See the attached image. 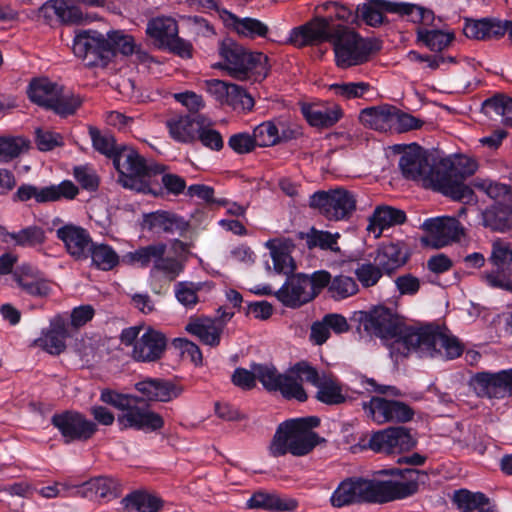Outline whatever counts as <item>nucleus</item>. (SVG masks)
<instances>
[{"label": "nucleus", "mask_w": 512, "mask_h": 512, "mask_svg": "<svg viewBox=\"0 0 512 512\" xmlns=\"http://www.w3.org/2000/svg\"><path fill=\"white\" fill-rule=\"evenodd\" d=\"M356 317L359 331L390 342L392 355L406 357L415 351L420 357L451 360L463 352V346L456 337L431 327L415 329L406 326L392 310L383 306L360 311Z\"/></svg>", "instance_id": "nucleus-1"}, {"label": "nucleus", "mask_w": 512, "mask_h": 512, "mask_svg": "<svg viewBox=\"0 0 512 512\" xmlns=\"http://www.w3.org/2000/svg\"><path fill=\"white\" fill-rule=\"evenodd\" d=\"M288 42L297 48L330 42L336 64L340 68L366 63L371 54L380 48L376 41L361 37L347 26L334 24L332 16L315 17L304 25L293 28Z\"/></svg>", "instance_id": "nucleus-2"}, {"label": "nucleus", "mask_w": 512, "mask_h": 512, "mask_svg": "<svg viewBox=\"0 0 512 512\" xmlns=\"http://www.w3.org/2000/svg\"><path fill=\"white\" fill-rule=\"evenodd\" d=\"M379 473L400 476L402 481L347 478L332 493L331 505L341 508L354 503H387L404 499L416 494L419 484L428 480L426 472L415 468L382 470Z\"/></svg>", "instance_id": "nucleus-3"}, {"label": "nucleus", "mask_w": 512, "mask_h": 512, "mask_svg": "<svg viewBox=\"0 0 512 512\" xmlns=\"http://www.w3.org/2000/svg\"><path fill=\"white\" fill-rule=\"evenodd\" d=\"M320 419L316 416L290 419L281 423L273 436L269 452L273 457L291 453L293 456H304L316 445L324 441L312 429L318 427Z\"/></svg>", "instance_id": "nucleus-4"}, {"label": "nucleus", "mask_w": 512, "mask_h": 512, "mask_svg": "<svg viewBox=\"0 0 512 512\" xmlns=\"http://www.w3.org/2000/svg\"><path fill=\"white\" fill-rule=\"evenodd\" d=\"M228 74L240 81L261 82L268 75V57L261 52H250L231 38H225L219 46Z\"/></svg>", "instance_id": "nucleus-5"}, {"label": "nucleus", "mask_w": 512, "mask_h": 512, "mask_svg": "<svg viewBox=\"0 0 512 512\" xmlns=\"http://www.w3.org/2000/svg\"><path fill=\"white\" fill-rule=\"evenodd\" d=\"M233 384L243 390H250L256 386V380L263 385L267 391H278L283 397H298L303 395L302 389L292 381L285 373H279L274 365L253 364L251 371L244 368H237L231 378Z\"/></svg>", "instance_id": "nucleus-6"}, {"label": "nucleus", "mask_w": 512, "mask_h": 512, "mask_svg": "<svg viewBox=\"0 0 512 512\" xmlns=\"http://www.w3.org/2000/svg\"><path fill=\"white\" fill-rule=\"evenodd\" d=\"M288 375L297 386L302 389L304 396L284 397L285 399H295L299 402H305L308 398L307 393L302 385V381L317 387V400L328 405L341 404L346 400L343 394L342 386L333 375H320L317 369L311 366L307 361H299L288 369Z\"/></svg>", "instance_id": "nucleus-7"}, {"label": "nucleus", "mask_w": 512, "mask_h": 512, "mask_svg": "<svg viewBox=\"0 0 512 512\" xmlns=\"http://www.w3.org/2000/svg\"><path fill=\"white\" fill-rule=\"evenodd\" d=\"M478 169L477 162L467 156H459L453 161H439V192L453 200L469 202L473 199V190L464 184L466 178Z\"/></svg>", "instance_id": "nucleus-8"}, {"label": "nucleus", "mask_w": 512, "mask_h": 512, "mask_svg": "<svg viewBox=\"0 0 512 512\" xmlns=\"http://www.w3.org/2000/svg\"><path fill=\"white\" fill-rule=\"evenodd\" d=\"M119 173L118 182L125 188L143 191L145 178L162 174L166 167L154 162L147 163L133 148L122 146L113 159Z\"/></svg>", "instance_id": "nucleus-9"}, {"label": "nucleus", "mask_w": 512, "mask_h": 512, "mask_svg": "<svg viewBox=\"0 0 512 512\" xmlns=\"http://www.w3.org/2000/svg\"><path fill=\"white\" fill-rule=\"evenodd\" d=\"M399 168L407 180L421 182L426 188L439 191V161L417 144L406 148L399 159Z\"/></svg>", "instance_id": "nucleus-10"}, {"label": "nucleus", "mask_w": 512, "mask_h": 512, "mask_svg": "<svg viewBox=\"0 0 512 512\" xmlns=\"http://www.w3.org/2000/svg\"><path fill=\"white\" fill-rule=\"evenodd\" d=\"M167 245L163 242L153 243L128 252L123 256V262L140 268L152 265V270L161 273L169 281H174L185 268L184 261L165 257Z\"/></svg>", "instance_id": "nucleus-11"}, {"label": "nucleus", "mask_w": 512, "mask_h": 512, "mask_svg": "<svg viewBox=\"0 0 512 512\" xmlns=\"http://www.w3.org/2000/svg\"><path fill=\"white\" fill-rule=\"evenodd\" d=\"M356 203V195L344 188L315 192L309 202L310 207L333 221L349 219L356 210Z\"/></svg>", "instance_id": "nucleus-12"}, {"label": "nucleus", "mask_w": 512, "mask_h": 512, "mask_svg": "<svg viewBox=\"0 0 512 512\" xmlns=\"http://www.w3.org/2000/svg\"><path fill=\"white\" fill-rule=\"evenodd\" d=\"M79 194V188L70 180L59 184L38 187L32 184L20 185L12 196L14 203H23L34 199L37 204H46L62 200H73Z\"/></svg>", "instance_id": "nucleus-13"}, {"label": "nucleus", "mask_w": 512, "mask_h": 512, "mask_svg": "<svg viewBox=\"0 0 512 512\" xmlns=\"http://www.w3.org/2000/svg\"><path fill=\"white\" fill-rule=\"evenodd\" d=\"M488 260L494 269L485 271L482 279L492 288L512 292V245L502 240L494 241Z\"/></svg>", "instance_id": "nucleus-14"}, {"label": "nucleus", "mask_w": 512, "mask_h": 512, "mask_svg": "<svg viewBox=\"0 0 512 512\" xmlns=\"http://www.w3.org/2000/svg\"><path fill=\"white\" fill-rule=\"evenodd\" d=\"M73 52L88 66L105 65L111 58L107 38L95 30L79 31L74 38Z\"/></svg>", "instance_id": "nucleus-15"}, {"label": "nucleus", "mask_w": 512, "mask_h": 512, "mask_svg": "<svg viewBox=\"0 0 512 512\" xmlns=\"http://www.w3.org/2000/svg\"><path fill=\"white\" fill-rule=\"evenodd\" d=\"M139 397L133 396L120 414L117 416V424L120 430L134 429L144 432H154L164 426L162 416L145 406H140Z\"/></svg>", "instance_id": "nucleus-16"}, {"label": "nucleus", "mask_w": 512, "mask_h": 512, "mask_svg": "<svg viewBox=\"0 0 512 512\" xmlns=\"http://www.w3.org/2000/svg\"><path fill=\"white\" fill-rule=\"evenodd\" d=\"M51 423L58 429L65 444L86 442L97 432V424L76 411L54 414Z\"/></svg>", "instance_id": "nucleus-17"}, {"label": "nucleus", "mask_w": 512, "mask_h": 512, "mask_svg": "<svg viewBox=\"0 0 512 512\" xmlns=\"http://www.w3.org/2000/svg\"><path fill=\"white\" fill-rule=\"evenodd\" d=\"M469 385L481 398L512 397V368L496 373L478 372L471 377Z\"/></svg>", "instance_id": "nucleus-18"}, {"label": "nucleus", "mask_w": 512, "mask_h": 512, "mask_svg": "<svg viewBox=\"0 0 512 512\" xmlns=\"http://www.w3.org/2000/svg\"><path fill=\"white\" fill-rule=\"evenodd\" d=\"M362 406L368 417L377 424L406 423L411 421L415 414L408 404L383 397H372L368 402H363Z\"/></svg>", "instance_id": "nucleus-19"}, {"label": "nucleus", "mask_w": 512, "mask_h": 512, "mask_svg": "<svg viewBox=\"0 0 512 512\" xmlns=\"http://www.w3.org/2000/svg\"><path fill=\"white\" fill-rule=\"evenodd\" d=\"M422 229L429 233L423 242L431 244L434 248L444 247L457 242L464 235V228L454 217H437L426 219Z\"/></svg>", "instance_id": "nucleus-20"}, {"label": "nucleus", "mask_w": 512, "mask_h": 512, "mask_svg": "<svg viewBox=\"0 0 512 512\" xmlns=\"http://www.w3.org/2000/svg\"><path fill=\"white\" fill-rule=\"evenodd\" d=\"M415 443L410 431L398 426L374 433L369 440V447L375 452L392 454L410 450Z\"/></svg>", "instance_id": "nucleus-21"}, {"label": "nucleus", "mask_w": 512, "mask_h": 512, "mask_svg": "<svg viewBox=\"0 0 512 512\" xmlns=\"http://www.w3.org/2000/svg\"><path fill=\"white\" fill-rule=\"evenodd\" d=\"M166 336L153 328L146 329L139 337L131 352L137 362L150 363L160 360L167 348Z\"/></svg>", "instance_id": "nucleus-22"}, {"label": "nucleus", "mask_w": 512, "mask_h": 512, "mask_svg": "<svg viewBox=\"0 0 512 512\" xmlns=\"http://www.w3.org/2000/svg\"><path fill=\"white\" fill-rule=\"evenodd\" d=\"M310 286L311 282L307 275L297 274L289 277L275 296L287 307H299L314 299V292Z\"/></svg>", "instance_id": "nucleus-23"}, {"label": "nucleus", "mask_w": 512, "mask_h": 512, "mask_svg": "<svg viewBox=\"0 0 512 512\" xmlns=\"http://www.w3.org/2000/svg\"><path fill=\"white\" fill-rule=\"evenodd\" d=\"M67 252L75 259H86L91 248L92 239L88 231L73 224L64 225L56 231Z\"/></svg>", "instance_id": "nucleus-24"}, {"label": "nucleus", "mask_w": 512, "mask_h": 512, "mask_svg": "<svg viewBox=\"0 0 512 512\" xmlns=\"http://www.w3.org/2000/svg\"><path fill=\"white\" fill-rule=\"evenodd\" d=\"M13 280L26 294L34 297H46L51 292V285L41 273L30 265H22L13 272Z\"/></svg>", "instance_id": "nucleus-25"}, {"label": "nucleus", "mask_w": 512, "mask_h": 512, "mask_svg": "<svg viewBox=\"0 0 512 512\" xmlns=\"http://www.w3.org/2000/svg\"><path fill=\"white\" fill-rule=\"evenodd\" d=\"M68 330L65 319L57 315L50 320L49 328L35 340V345L51 355H59L66 349Z\"/></svg>", "instance_id": "nucleus-26"}, {"label": "nucleus", "mask_w": 512, "mask_h": 512, "mask_svg": "<svg viewBox=\"0 0 512 512\" xmlns=\"http://www.w3.org/2000/svg\"><path fill=\"white\" fill-rule=\"evenodd\" d=\"M144 229L154 232L179 233L183 235L189 228V223L182 217L167 211H156L143 215Z\"/></svg>", "instance_id": "nucleus-27"}, {"label": "nucleus", "mask_w": 512, "mask_h": 512, "mask_svg": "<svg viewBox=\"0 0 512 512\" xmlns=\"http://www.w3.org/2000/svg\"><path fill=\"white\" fill-rule=\"evenodd\" d=\"M148 401L169 402L181 394V388L161 378H146L135 385Z\"/></svg>", "instance_id": "nucleus-28"}, {"label": "nucleus", "mask_w": 512, "mask_h": 512, "mask_svg": "<svg viewBox=\"0 0 512 512\" xmlns=\"http://www.w3.org/2000/svg\"><path fill=\"white\" fill-rule=\"evenodd\" d=\"M301 112L311 126L320 128L333 126L342 116V110L336 104H304Z\"/></svg>", "instance_id": "nucleus-29"}, {"label": "nucleus", "mask_w": 512, "mask_h": 512, "mask_svg": "<svg viewBox=\"0 0 512 512\" xmlns=\"http://www.w3.org/2000/svg\"><path fill=\"white\" fill-rule=\"evenodd\" d=\"M204 115L194 117L188 115H175L166 121L171 138L180 143H192L196 140L199 130V120Z\"/></svg>", "instance_id": "nucleus-30"}, {"label": "nucleus", "mask_w": 512, "mask_h": 512, "mask_svg": "<svg viewBox=\"0 0 512 512\" xmlns=\"http://www.w3.org/2000/svg\"><path fill=\"white\" fill-rule=\"evenodd\" d=\"M405 221L406 214L403 210L391 206H379L369 217L367 230L373 233L375 237H379L384 229L403 224Z\"/></svg>", "instance_id": "nucleus-31"}, {"label": "nucleus", "mask_w": 512, "mask_h": 512, "mask_svg": "<svg viewBox=\"0 0 512 512\" xmlns=\"http://www.w3.org/2000/svg\"><path fill=\"white\" fill-rule=\"evenodd\" d=\"M408 258L403 243L383 244L375 256L374 262L383 272L392 273L399 267L403 266Z\"/></svg>", "instance_id": "nucleus-32"}, {"label": "nucleus", "mask_w": 512, "mask_h": 512, "mask_svg": "<svg viewBox=\"0 0 512 512\" xmlns=\"http://www.w3.org/2000/svg\"><path fill=\"white\" fill-rule=\"evenodd\" d=\"M466 37L476 40L498 38L506 33L505 26L497 19L483 18L480 20H466L463 27Z\"/></svg>", "instance_id": "nucleus-33"}, {"label": "nucleus", "mask_w": 512, "mask_h": 512, "mask_svg": "<svg viewBox=\"0 0 512 512\" xmlns=\"http://www.w3.org/2000/svg\"><path fill=\"white\" fill-rule=\"evenodd\" d=\"M46 18L56 17L59 21L68 24L80 23L83 20L81 9L68 0H49L40 9Z\"/></svg>", "instance_id": "nucleus-34"}, {"label": "nucleus", "mask_w": 512, "mask_h": 512, "mask_svg": "<svg viewBox=\"0 0 512 512\" xmlns=\"http://www.w3.org/2000/svg\"><path fill=\"white\" fill-rule=\"evenodd\" d=\"M393 113L394 106L385 104L363 109L359 119L362 124L371 129L386 132L393 128Z\"/></svg>", "instance_id": "nucleus-35"}, {"label": "nucleus", "mask_w": 512, "mask_h": 512, "mask_svg": "<svg viewBox=\"0 0 512 512\" xmlns=\"http://www.w3.org/2000/svg\"><path fill=\"white\" fill-rule=\"evenodd\" d=\"M452 499L460 512H495V506L481 492L460 489L454 492Z\"/></svg>", "instance_id": "nucleus-36"}, {"label": "nucleus", "mask_w": 512, "mask_h": 512, "mask_svg": "<svg viewBox=\"0 0 512 512\" xmlns=\"http://www.w3.org/2000/svg\"><path fill=\"white\" fill-rule=\"evenodd\" d=\"M222 20L239 35L248 38L265 37L269 31L266 24L255 18H239L227 10L221 13Z\"/></svg>", "instance_id": "nucleus-37"}, {"label": "nucleus", "mask_w": 512, "mask_h": 512, "mask_svg": "<svg viewBox=\"0 0 512 512\" xmlns=\"http://www.w3.org/2000/svg\"><path fill=\"white\" fill-rule=\"evenodd\" d=\"M265 246L270 251L274 270L277 273L288 275L295 270L294 261L290 256V249L293 247L290 240L271 239Z\"/></svg>", "instance_id": "nucleus-38"}, {"label": "nucleus", "mask_w": 512, "mask_h": 512, "mask_svg": "<svg viewBox=\"0 0 512 512\" xmlns=\"http://www.w3.org/2000/svg\"><path fill=\"white\" fill-rule=\"evenodd\" d=\"M394 2L388 0H369L357 6V15L369 26L378 27L386 18L384 13L394 14Z\"/></svg>", "instance_id": "nucleus-39"}, {"label": "nucleus", "mask_w": 512, "mask_h": 512, "mask_svg": "<svg viewBox=\"0 0 512 512\" xmlns=\"http://www.w3.org/2000/svg\"><path fill=\"white\" fill-rule=\"evenodd\" d=\"M60 87V85L48 78L34 79L29 85L28 96L33 103L50 109L53 102L57 99Z\"/></svg>", "instance_id": "nucleus-40"}, {"label": "nucleus", "mask_w": 512, "mask_h": 512, "mask_svg": "<svg viewBox=\"0 0 512 512\" xmlns=\"http://www.w3.org/2000/svg\"><path fill=\"white\" fill-rule=\"evenodd\" d=\"M482 223L493 231L509 230L512 227V203L493 204L482 212Z\"/></svg>", "instance_id": "nucleus-41"}, {"label": "nucleus", "mask_w": 512, "mask_h": 512, "mask_svg": "<svg viewBox=\"0 0 512 512\" xmlns=\"http://www.w3.org/2000/svg\"><path fill=\"white\" fill-rule=\"evenodd\" d=\"M224 325L221 322L212 319L199 320L189 323L187 330L197 336L204 344L209 346H218Z\"/></svg>", "instance_id": "nucleus-42"}, {"label": "nucleus", "mask_w": 512, "mask_h": 512, "mask_svg": "<svg viewBox=\"0 0 512 512\" xmlns=\"http://www.w3.org/2000/svg\"><path fill=\"white\" fill-rule=\"evenodd\" d=\"M146 32L163 47L177 36V22L171 17H157L148 22Z\"/></svg>", "instance_id": "nucleus-43"}, {"label": "nucleus", "mask_w": 512, "mask_h": 512, "mask_svg": "<svg viewBox=\"0 0 512 512\" xmlns=\"http://www.w3.org/2000/svg\"><path fill=\"white\" fill-rule=\"evenodd\" d=\"M416 35L418 42H421L434 52L443 51L449 47L455 39L453 32L439 29L418 28Z\"/></svg>", "instance_id": "nucleus-44"}, {"label": "nucleus", "mask_w": 512, "mask_h": 512, "mask_svg": "<svg viewBox=\"0 0 512 512\" xmlns=\"http://www.w3.org/2000/svg\"><path fill=\"white\" fill-rule=\"evenodd\" d=\"M123 501L129 512H158L162 506L158 497L145 492H134Z\"/></svg>", "instance_id": "nucleus-45"}, {"label": "nucleus", "mask_w": 512, "mask_h": 512, "mask_svg": "<svg viewBox=\"0 0 512 512\" xmlns=\"http://www.w3.org/2000/svg\"><path fill=\"white\" fill-rule=\"evenodd\" d=\"M82 493L87 496L93 493L100 498H116L119 493L118 483L109 477L93 478L82 485Z\"/></svg>", "instance_id": "nucleus-46"}, {"label": "nucleus", "mask_w": 512, "mask_h": 512, "mask_svg": "<svg viewBox=\"0 0 512 512\" xmlns=\"http://www.w3.org/2000/svg\"><path fill=\"white\" fill-rule=\"evenodd\" d=\"M473 185L493 199L494 204L512 203V187L509 185L486 179H475Z\"/></svg>", "instance_id": "nucleus-47"}, {"label": "nucleus", "mask_w": 512, "mask_h": 512, "mask_svg": "<svg viewBox=\"0 0 512 512\" xmlns=\"http://www.w3.org/2000/svg\"><path fill=\"white\" fill-rule=\"evenodd\" d=\"M5 236L21 247H34L46 240L44 229L37 225L27 226L18 232H6Z\"/></svg>", "instance_id": "nucleus-48"}, {"label": "nucleus", "mask_w": 512, "mask_h": 512, "mask_svg": "<svg viewBox=\"0 0 512 512\" xmlns=\"http://www.w3.org/2000/svg\"><path fill=\"white\" fill-rule=\"evenodd\" d=\"M88 131L93 148L113 160L121 148L116 145L114 136L109 132H102L94 126H89Z\"/></svg>", "instance_id": "nucleus-49"}, {"label": "nucleus", "mask_w": 512, "mask_h": 512, "mask_svg": "<svg viewBox=\"0 0 512 512\" xmlns=\"http://www.w3.org/2000/svg\"><path fill=\"white\" fill-rule=\"evenodd\" d=\"M394 7V14L407 16L413 23L429 25L434 20V13L431 10L415 4L394 2Z\"/></svg>", "instance_id": "nucleus-50"}, {"label": "nucleus", "mask_w": 512, "mask_h": 512, "mask_svg": "<svg viewBox=\"0 0 512 512\" xmlns=\"http://www.w3.org/2000/svg\"><path fill=\"white\" fill-rule=\"evenodd\" d=\"M199 130L196 140L211 150L219 151L223 148V138L221 134L213 128V122L207 117H201L199 120Z\"/></svg>", "instance_id": "nucleus-51"}, {"label": "nucleus", "mask_w": 512, "mask_h": 512, "mask_svg": "<svg viewBox=\"0 0 512 512\" xmlns=\"http://www.w3.org/2000/svg\"><path fill=\"white\" fill-rule=\"evenodd\" d=\"M89 252L93 264L103 271L113 269L119 262L117 253L109 245L93 244Z\"/></svg>", "instance_id": "nucleus-52"}, {"label": "nucleus", "mask_w": 512, "mask_h": 512, "mask_svg": "<svg viewBox=\"0 0 512 512\" xmlns=\"http://www.w3.org/2000/svg\"><path fill=\"white\" fill-rule=\"evenodd\" d=\"M357 292L358 284L356 280L348 275L335 276L329 285V296L336 301L349 298Z\"/></svg>", "instance_id": "nucleus-53"}, {"label": "nucleus", "mask_w": 512, "mask_h": 512, "mask_svg": "<svg viewBox=\"0 0 512 512\" xmlns=\"http://www.w3.org/2000/svg\"><path fill=\"white\" fill-rule=\"evenodd\" d=\"M28 148L29 141L23 137H0V162H10Z\"/></svg>", "instance_id": "nucleus-54"}, {"label": "nucleus", "mask_w": 512, "mask_h": 512, "mask_svg": "<svg viewBox=\"0 0 512 512\" xmlns=\"http://www.w3.org/2000/svg\"><path fill=\"white\" fill-rule=\"evenodd\" d=\"M225 105L231 107L238 113H248L252 111L255 101L244 88L234 84L230 88L229 96L227 97Z\"/></svg>", "instance_id": "nucleus-55"}, {"label": "nucleus", "mask_w": 512, "mask_h": 512, "mask_svg": "<svg viewBox=\"0 0 512 512\" xmlns=\"http://www.w3.org/2000/svg\"><path fill=\"white\" fill-rule=\"evenodd\" d=\"M340 237L338 233L332 234L328 231H319L314 228L306 235V243L309 249L319 247L322 250H331L339 252L337 240Z\"/></svg>", "instance_id": "nucleus-56"}, {"label": "nucleus", "mask_w": 512, "mask_h": 512, "mask_svg": "<svg viewBox=\"0 0 512 512\" xmlns=\"http://www.w3.org/2000/svg\"><path fill=\"white\" fill-rule=\"evenodd\" d=\"M82 99L79 95L65 93L61 86L58 91L57 99L53 102L50 110H53L60 116L72 115L81 106Z\"/></svg>", "instance_id": "nucleus-57"}, {"label": "nucleus", "mask_w": 512, "mask_h": 512, "mask_svg": "<svg viewBox=\"0 0 512 512\" xmlns=\"http://www.w3.org/2000/svg\"><path fill=\"white\" fill-rule=\"evenodd\" d=\"M330 90H332L335 95L345 100H350L362 98L371 90V86L367 82H342L332 84Z\"/></svg>", "instance_id": "nucleus-58"}, {"label": "nucleus", "mask_w": 512, "mask_h": 512, "mask_svg": "<svg viewBox=\"0 0 512 512\" xmlns=\"http://www.w3.org/2000/svg\"><path fill=\"white\" fill-rule=\"evenodd\" d=\"M201 287V283L190 281L178 282L175 285V297L186 308H192L199 301L197 293L201 290Z\"/></svg>", "instance_id": "nucleus-59"}, {"label": "nucleus", "mask_w": 512, "mask_h": 512, "mask_svg": "<svg viewBox=\"0 0 512 512\" xmlns=\"http://www.w3.org/2000/svg\"><path fill=\"white\" fill-rule=\"evenodd\" d=\"M256 144L260 147H270L279 143L278 126L271 121L258 125L253 131Z\"/></svg>", "instance_id": "nucleus-60"}, {"label": "nucleus", "mask_w": 512, "mask_h": 512, "mask_svg": "<svg viewBox=\"0 0 512 512\" xmlns=\"http://www.w3.org/2000/svg\"><path fill=\"white\" fill-rule=\"evenodd\" d=\"M107 41L111 48V57L118 52L126 56L135 52L134 39L130 35L115 31L108 33Z\"/></svg>", "instance_id": "nucleus-61"}, {"label": "nucleus", "mask_w": 512, "mask_h": 512, "mask_svg": "<svg viewBox=\"0 0 512 512\" xmlns=\"http://www.w3.org/2000/svg\"><path fill=\"white\" fill-rule=\"evenodd\" d=\"M73 175L82 189L89 192H95L100 184V179L96 171L88 166H77L73 170Z\"/></svg>", "instance_id": "nucleus-62"}, {"label": "nucleus", "mask_w": 512, "mask_h": 512, "mask_svg": "<svg viewBox=\"0 0 512 512\" xmlns=\"http://www.w3.org/2000/svg\"><path fill=\"white\" fill-rule=\"evenodd\" d=\"M35 142L41 151H51L64 145L63 137L59 133L41 128L35 130Z\"/></svg>", "instance_id": "nucleus-63"}, {"label": "nucleus", "mask_w": 512, "mask_h": 512, "mask_svg": "<svg viewBox=\"0 0 512 512\" xmlns=\"http://www.w3.org/2000/svg\"><path fill=\"white\" fill-rule=\"evenodd\" d=\"M382 273L383 271L379 266L371 263L362 264L355 271L358 280L365 287L375 285L381 278Z\"/></svg>", "instance_id": "nucleus-64"}]
</instances>
